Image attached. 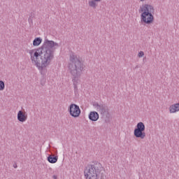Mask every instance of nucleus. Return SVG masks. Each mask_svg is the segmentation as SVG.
<instances>
[{
  "instance_id": "10",
  "label": "nucleus",
  "mask_w": 179,
  "mask_h": 179,
  "mask_svg": "<svg viewBox=\"0 0 179 179\" xmlns=\"http://www.w3.org/2000/svg\"><path fill=\"white\" fill-rule=\"evenodd\" d=\"M48 160L49 162V163H57V162H58V157H55V155H50L48 157Z\"/></svg>"
},
{
  "instance_id": "14",
  "label": "nucleus",
  "mask_w": 179,
  "mask_h": 179,
  "mask_svg": "<svg viewBox=\"0 0 179 179\" xmlns=\"http://www.w3.org/2000/svg\"><path fill=\"white\" fill-rule=\"evenodd\" d=\"M143 55H145V53L143 52V51H141L138 54V58H142V57H143Z\"/></svg>"
},
{
  "instance_id": "11",
  "label": "nucleus",
  "mask_w": 179,
  "mask_h": 179,
  "mask_svg": "<svg viewBox=\"0 0 179 179\" xmlns=\"http://www.w3.org/2000/svg\"><path fill=\"white\" fill-rule=\"evenodd\" d=\"M42 42L43 39H41V38H36L33 41V45H34V47H38Z\"/></svg>"
},
{
  "instance_id": "4",
  "label": "nucleus",
  "mask_w": 179,
  "mask_h": 179,
  "mask_svg": "<svg viewBox=\"0 0 179 179\" xmlns=\"http://www.w3.org/2000/svg\"><path fill=\"white\" fill-rule=\"evenodd\" d=\"M101 171H103V165L100 162H96L85 169L84 172L85 179H100Z\"/></svg>"
},
{
  "instance_id": "8",
  "label": "nucleus",
  "mask_w": 179,
  "mask_h": 179,
  "mask_svg": "<svg viewBox=\"0 0 179 179\" xmlns=\"http://www.w3.org/2000/svg\"><path fill=\"white\" fill-rule=\"evenodd\" d=\"M99 113L96 111L90 112L89 114V119L91 121H97V120H99Z\"/></svg>"
},
{
  "instance_id": "6",
  "label": "nucleus",
  "mask_w": 179,
  "mask_h": 179,
  "mask_svg": "<svg viewBox=\"0 0 179 179\" xmlns=\"http://www.w3.org/2000/svg\"><path fill=\"white\" fill-rule=\"evenodd\" d=\"M70 115L74 118H78L80 115V108L76 104H71L69 109Z\"/></svg>"
},
{
  "instance_id": "3",
  "label": "nucleus",
  "mask_w": 179,
  "mask_h": 179,
  "mask_svg": "<svg viewBox=\"0 0 179 179\" xmlns=\"http://www.w3.org/2000/svg\"><path fill=\"white\" fill-rule=\"evenodd\" d=\"M155 13V7L150 4H143L140 6L139 13L141 14V20L145 24H151L155 20L153 13Z\"/></svg>"
},
{
  "instance_id": "13",
  "label": "nucleus",
  "mask_w": 179,
  "mask_h": 179,
  "mask_svg": "<svg viewBox=\"0 0 179 179\" xmlns=\"http://www.w3.org/2000/svg\"><path fill=\"white\" fill-rule=\"evenodd\" d=\"M90 6H92V8H96V2L94 1H91L89 2Z\"/></svg>"
},
{
  "instance_id": "9",
  "label": "nucleus",
  "mask_w": 179,
  "mask_h": 179,
  "mask_svg": "<svg viewBox=\"0 0 179 179\" xmlns=\"http://www.w3.org/2000/svg\"><path fill=\"white\" fill-rule=\"evenodd\" d=\"M169 111L171 113H177L179 111V103H175L169 107Z\"/></svg>"
},
{
  "instance_id": "15",
  "label": "nucleus",
  "mask_w": 179,
  "mask_h": 179,
  "mask_svg": "<svg viewBox=\"0 0 179 179\" xmlns=\"http://www.w3.org/2000/svg\"><path fill=\"white\" fill-rule=\"evenodd\" d=\"M13 167H14V169H17V165L14 164V165H13Z\"/></svg>"
},
{
  "instance_id": "5",
  "label": "nucleus",
  "mask_w": 179,
  "mask_h": 179,
  "mask_svg": "<svg viewBox=\"0 0 179 179\" xmlns=\"http://www.w3.org/2000/svg\"><path fill=\"white\" fill-rule=\"evenodd\" d=\"M145 129V124L142 122H138L136 125V128L134 131V136L136 138H139L140 139H145L146 138Z\"/></svg>"
},
{
  "instance_id": "17",
  "label": "nucleus",
  "mask_w": 179,
  "mask_h": 179,
  "mask_svg": "<svg viewBox=\"0 0 179 179\" xmlns=\"http://www.w3.org/2000/svg\"><path fill=\"white\" fill-rule=\"evenodd\" d=\"M53 178H54V179H57V176H53Z\"/></svg>"
},
{
  "instance_id": "7",
  "label": "nucleus",
  "mask_w": 179,
  "mask_h": 179,
  "mask_svg": "<svg viewBox=\"0 0 179 179\" xmlns=\"http://www.w3.org/2000/svg\"><path fill=\"white\" fill-rule=\"evenodd\" d=\"M17 118L20 122H26V121H27L28 115L24 110H21L18 111Z\"/></svg>"
},
{
  "instance_id": "16",
  "label": "nucleus",
  "mask_w": 179,
  "mask_h": 179,
  "mask_svg": "<svg viewBox=\"0 0 179 179\" xmlns=\"http://www.w3.org/2000/svg\"><path fill=\"white\" fill-rule=\"evenodd\" d=\"M94 1H96V2H100V1L101 0H94Z\"/></svg>"
},
{
  "instance_id": "2",
  "label": "nucleus",
  "mask_w": 179,
  "mask_h": 179,
  "mask_svg": "<svg viewBox=\"0 0 179 179\" xmlns=\"http://www.w3.org/2000/svg\"><path fill=\"white\" fill-rule=\"evenodd\" d=\"M70 72L73 76L72 82L74 86H78L80 83V76L82 72L85 70V65L82 57L76 55H71L70 56V64L69 65Z\"/></svg>"
},
{
  "instance_id": "18",
  "label": "nucleus",
  "mask_w": 179,
  "mask_h": 179,
  "mask_svg": "<svg viewBox=\"0 0 179 179\" xmlns=\"http://www.w3.org/2000/svg\"><path fill=\"white\" fill-rule=\"evenodd\" d=\"M141 1H145V0H141Z\"/></svg>"
},
{
  "instance_id": "1",
  "label": "nucleus",
  "mask_w": 179,
  "mask_h": 179,
  "mask_svg": "<svg viewBox=\"0 0 179 179\" xmlns=\"http://www.w3.org/2000/svg\"><path fill=\"white\" fill-rule=\"evenodd\" d=\"M57 47L58 43L54 41L45 40L41 47L29 51L32 64H34L39 71H43L50 65L51 59L54 58L53 50Z\"/></svg>"
},
{
  "instance_id": "12",
  "label": "nucleus",
  "mask_w": 179,
  "mask_h": 179,
  "mask_svg": "<svg viewBox=\"0 0 179 179\" xmlns=\"http://www.w3.org/2000/svg\"><path fill=\"white\" fill-rule=\"evenodd\" d=\"M5 90V83L0 80V92H3Z\"/></svg>"
}]
</instances>
